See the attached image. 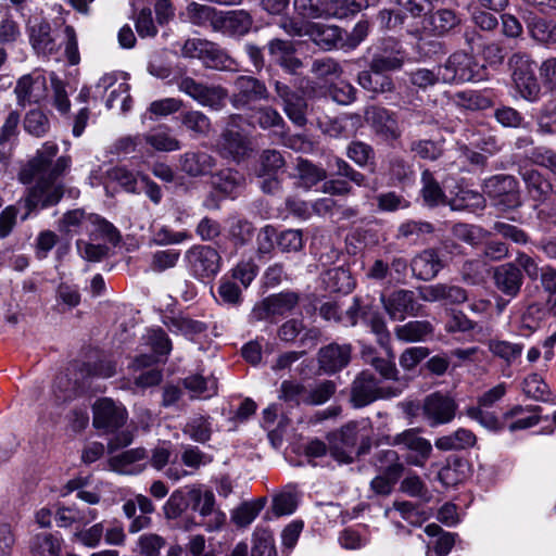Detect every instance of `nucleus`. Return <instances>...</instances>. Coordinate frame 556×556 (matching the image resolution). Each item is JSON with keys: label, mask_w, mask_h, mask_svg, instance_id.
Wrapping results in <instances>:
<instances>
[{"label": "nucleus", "mask_w": 556, "mask_h": 556, "mask_svg": "<svg viewBox=\"0 0 556 556\" xmlns=\"http://www.w3.org/2000/svg\"><path fill=\"white\" fill-rule=\"evenodd\" d=\"M351 345L330 343L319 350L318 364L319 368L326 374H334L340 371L351 361Z\"/></svg>", "instance_id": "21"}, {"label": "nucleus", "mask_w": 556, "mask_h": 556, "mask_svg": "<svg viewBox=\"0 0 556 556\" xmlns=\"http://www.w3.org/2000/svg\"><path fill=\"white\" fill-rule=\"evenodd\" d=\"M475 443L476 435L473 432L465 428H459L453 433L438 438L434 445L441 451H453L471 447Z\"/></svg>", "instance_id": "36"}, {"label": "nucleus", "mask_w": 556, "mask_h": 556, "mask_svg": "<svg viewBox=\"0 0 556 556\" xmlns=\"http://www.w3.org/2000/svg\"><path fill=\"white\" fill-rule=\"evenodd\" d=\"M233 86L230 102L237 110L249 109L253 102L267 100L269 97L266 85L252 76L237 77Z\"/></svg>", "instance_id": "16"}, {"label": "nucleus", "mask_w": 556, "mask_h": 556, "mask_svg": "<svg viewBox=\"0 0 556 556\" xmlns=\"http://www.w3.org/2000/svg\"><path fill=\"white\" fill-rule=\"evenodd\" d=\"M252 25V16L244 10L220 11L216 30L241 37L250 31Z\"/></svg>", "instance_id": "23"}, {"label": "nucleus", "mask_w": 556, "mask_h": 556, "mask_svg": "<svg viewBox=\"0 0 556 556\" xmlns=\"http://www.w3.org/2000/svg\"><path fill=\"white\" fill-rule=\"evenodd\" d=\"M182 105V100L178 98H163L155 100L150 103L143 117L148 115L150 119L167 117L178 112Z\"/></svg>", "instance_id": "50"}, {"label": "nucleus", "mask_w": 556, "mask_h": 556, "mask_svg": "<svg viewBox=\"0 0 556 556\" xmlns=\"http://www.w3.org/2000/svg\"><path fill=\"white\" fill-rule=\"evenodd\" d=\"M422 181V189H421V195L424 199V202L428 206H437L440 204L445 203V195L439 186V184L435 181L433 176L429 170H425L421 176Z\"/></svg>", "instance_id": "51"}, {"label": "nucleus", "mask_w": 556, "mask_h": 556, "mask_svg": "<svg viewBox=\"0 0 556 556\" xmlns=\"http://www.w3.org/2000/svg\"><path fill=\"white\" fill-rule=\"evenodd\" d=\"M296 169L301 184L306 188L315 186L327 177L325 169L317 167L307 160L300 159Z\"/></svg>", "instance_id": "62"}, {"label": "nucleus", "mask_w": 556, "mask_h": 556, "mask_svg": "<svg viewBox=\"0 0 556 556\" xmlns=\"http://www.w3.org/2000/svg\"><path fill=\"white\" fill-rule=\"evenodd\" d=\"M29 41L35 52L42 56L53 55L60 47L50 24L46 22L30 27Z\"/></svg>", "instance_id": "25"}, {"label": "nucleus", "mask_w": 556, "mask_h": 556, "mask_svg": "<svg viewBox=\"0 0 556 556\" xmlns=\"http://www.w3.org/2000/svg\"><path fill=\"white\" fill-rule=\"evenodd\" d=\"M460 247L446 240L440 250L427 249L416 255L410 263L414 276L421 280H431L446 265L445 253L459 252Z\"/></svg>", "instance_id": "5"}, {"label": "nucleus", "mask_w": 556, "mask_h": 556, "mask_svg": "<svg viewBox=\"0 0 556 556\" xmlns=\"http://www.w3.org/2000/svg\"><path fill=\"white\" fill-rule=\"evenodd\" d=\"M268 51L274 61L290 74H295L302 67L301 60L294 55V46L289 40H270Z\"/></svg>", "instance_id": "27"}, {"label": "nucleus", "mask_w": 556, "mask_h": 556, "mask_svg": "<svg viewBox=\"0 0 556 556\" xmlns=\"http://www.w3.org/2000/svg\"><path fill=\"white\" fill-rule=\"evenodd\" d=\"M147 458L144 448L137 447L125 451L112 456L109 459V466L113 471L123 475H138L146 468V464L140 463Z\"/></svg>", "instance_id": "24"}, {"label": "nucleus", "mask_w": 556, "mask_h": 556, "mask_svg": "<svg viewBox=\"0 0 556 556\" xmlns=\"http://www.w3.org/2000/svg\"><path fill=\"white\" fill-rule=\"evenodd\" d=\"M206 67L219 71H237V62L218 45L208 41L203 60Z\"/></svg>", "instance_id": "38"}, {"label": "nucleus", "mask_w": 556, "mask_h": 556, "mask_svg": "<svg viewBox=\"0 0 556 556\" xmlns=\"http://www.w3.org/2000/svg\"><path fill=\"white\" fill-rule=\"evenodd\" d=\"M494 282L502 293L514 298L521 288L522 275L514 263H506L495 268Z\"/></svg>", "instance_id": "28"}, {"label": "nucleus", "mask_w": 556, "mask_h": 556, "mask_svg": "<svg viewBox=\"0 0 556 556\" xmlns=\"http://www.w3.org/2000/svg\"><path fill=\"white\" fill-rule=\"evenodd\" d=\"M453 236L472 247L482 243L488 240L492 232L483 229L480 226L468 225V224H456L452 228Z\"/></svg>", "instance_id": "47"}, {"label": "nucleus", "mask_w": 556, "mask_h": 556, "mask_svg": "<svg viewBox=\"0 0 556 556\" xmlns=\"http://www.w3.org/2000/svg\"><path fill=\"white\" fill-rule=\"evenodd\" d=\"M299 504V493L293 485L285 486L273 497V511L276 516H287L295 511Z\"/></svg>", "instance_id": "44"}, {"label": "nucleus", "mask_w": 556, "mask_h": 556, "mask_svg": "<svg viewBox=\"0 0 556 556\" xmlns=\"http://www.w3.org/2000/svg\"><path fill=\"white\" fill-rule=\"evenodd\" d=\"M448 98L453 104L466 110H484L490 106V101L473 90L458 91Z\"/></svg>", "instance_id": "49"}, {"label": "nucleus", "mask_w": 556, "mask_h": 556, "mask_svg": "<svg viewBox=\"0 0 556 556\" xmlns=\"http://www.w3.org/2000/svg\"><path fill=\"white\" fill-rule=\"evenodd\" d=\"M483 192L494 206L503 211L515 208L521 203L518 182L510 175H495L485 179Z\"/></svg>", "instance_id": "6"}, {"label": "nucleus", "mask_w": 556, "mask_h": 556, "mask_svg": "<svg viewBox=\"0 0 556 556\" xmlns=\"http://www.w3.org/2000/svg\"><path fill=\"white\" fill-rule=\"evenodd\" d=\"M419 298L429 303L462 304L467 301V291L448 283L427 285L418 288Z\"/></svg>", "instance_id": "20"}, {"label": "nucleus", "mask_w": 556, "mask_h": 556, "mask_svg": "<svg viewBox=\"0 0 556 556\" xmlns=\"http://www.w3.org/2000/svg\"><path fill=\"white\" fill-rule=\"evenodd\" d=\"M361 312V318L362 320L370 327L371 332L376 336L377 342L382 348H387L390 342V332L387 328L386 321L383 317L378 313L370 309H361L357 307V304L354 303L349 309L346 311L351 325L356 324L355 316L357 313Z\"/></svg>", "instance_id": "22"}, {"label": "nucleus", "mask_w": 556, "mask_h": 556, "mask_svg": "<svg viewBox=\"0 0 556 556\" xmlns=\"http://www.w3.org/2000/svg\"><path fill=\"white\" fill-rule=\"evenodd\" d=\"M23 126L29 135L43 137L50 129V121L41 110L34 109L26 113Z\"/></svg>", "instance_id": "52"}, {"label": "nucleus", "mask_w": 556, "mask_h": 556, "mask_svg": "<svg viewBox=\"0 0 556 556\" xmlns=\"http://www.w3.org/2000/svg\"><path fill=\"white\" fill-rule=\"evenodd\" d=\"M215 166V159L204 151L186 152L180 157L181 170L192 177L207 175Z\"/></svg>", "instance_id": "29"}, {"label": "nucleus", "mask_w": 556, "mask_h": 556, "mask_svg": "<svg viewBox=\"0 0 556 556\" xmlns=\"http://www.w3.org/2000/svg\"><path fill=\"white\" fill-rule=\"evenodd\" d=\"M181 124L190 131L206 136L211 130L210 118L201 111H186L180 115Z\"/></svg>", "instance_id": "57"}, {"label": "nucleus", "mask_w": 556, "mask_h": 556, "mask_svg": "<svg viewBox=\"0 0 556 556\" xmlns=\"http://www.w3.org/2000/svg\"><path fill=\"white\" fill-rule=\"evenodd\" d=\"M146 144L152 150L159 152H173L181 148L180 141L172 136L170 129L165 125H160L147 134H142Z\"/></svg>", "instance_id": "30"}, {"label": "nucleus", "mask_w": 556, "mask_h": 556, "mask_svg": "<svg viewBox=\"0 0 556 556\" xmlns=\"http://www.w3.org/2000/svg\"><path fill=\"white\" fill-rule=\"evenodd\" d=\"M400 391L386 393L383 388L379 386V380L368 370L359 372L351 388V402L354 407H364L378 399L386 396H396Z\"/></svg>", "instance_id": "13"}, {"label": "nucleus", "mask_w": 556, "mask_h": 556, "mask_svg": "<svg viewBox=\"0 0 556 556\" xmlns=\"http://www.w3.org/2000/svg\"><path fill=\"white\" fill-rule=\"evenodd\" d=\"M242 122L243 117L241 115H230L217 142L220 155L236 162L244 159L251 150L250 139L240 128Z\"/></svg>", "instance_id": "4"}, {"label": "nucleus", "mask_w": 556, "mask_h": 556, "mask_svg": "<svg viewBox=\"0 0 556 556\" xmlns=\"http://www.w3.org/2000/svg\"><path fill=\"white\" fill-rule=\"evenodd\" d=\"M59 230L66 235L88 233L90 240L105 239L113 245L121 240L118 230L101 216L81 208L66 212L59 222Z\"/></svg>", "instance_id": "2"}, {"label": "nucleus", "mask_w": 556, "mask_h": 556, "mask_svg": "<svg viewBox=\"0 0 556 556\" xmlns=\"http://www.w3.org/2000/svg\"><path fill=\"white\" fill-rule=\"evenodd\" d=\"M441 76V65H437L431 70L420 67L409 74V80L415 87L426 90L439 83H443Z\"/></svg>", "instance_id": "56"}, {"label": "nucleus", "mask_w": 556, "mask_h": 556, "mask_svg": "<svg viewBox=\"0 0 556 556\" xmlns=\"http://www.w3.org/2000/svg\"><path fill=\"white\" fill-rule=\"evenodd\" d=\"M365 122L374 134L386 142H394L402 137L397 114L383 106L370 105L364 111Z\"/></svg>", "instance_id": "10"}, {"label": "nucleus", "mask_w": 556, "mask_h": 556, "mask_svg": "<svg viewBox=\"0 0 556 556\" xmlns=\"http://www.w3.org/2000/svg\"><path fill=\"white\" fill-rule=\"evenodd\" d=\"M531 38L540 43L551 46L556 36V24L553 21L534 16L527 23Z\"/></svg>", "instance_id": "39"}, {"label": "nucleus", "mask_w": 556, "mask_h": 556, "mask_svg": "<svg viewBox=\"0 0 556 556\" xmlns=\"http://www.w3.org/2000/svg\"><path fill=\"white\" fill-rule=\"evenodd\" d=\"M466 415L479 422L482 427L491 431H498L503 428L496 414L488 407L483 406H470L466 409Z\"/></svg>", "instance_id": "60"}, {"label": "nucleus", "mask_w": 556, "mask_h": 556, "mask_svg": "<svg viewBox=\"0 0 556 556\" xmlns=\"http://www.w3.org/2000/svg\"><path fill=\"white\" fill-rule=\"evenodd\" d=\"M60 551V539L53 534H37L31 541V553L34 556H58Z\"/></svg>", "instance_id": "54"}, {"label": "nucleus", "mask_w": 556, "mask_h": 556, "mask_svg": "<svg viewBox=\"0 0 556 556\" xmlns=\"http://www.w3.org/2000/svg\"><path fill=\"white\" fill-rule=\"evenodd\" d=\"M186 389L192 393V397H211L216 392V380L212 377L205 378L201 375H193L184 380Z\"/></svg>", "instance_id": "53"}, {"label": "nucleus", "mask_w": 556, "mask_h": 556, "mask_svg": "<svg viewBox=\"0 0 556 556\" xmlns=\"http://www.w3.org/2000/svg\"><path fill=\"white\" fill-rule=\"evenodd\" d=\"M185 433L193 441L204 443L212 434V424L208 417L198 416L192 418L185 427Z\"/></svg>", "instance_id": "63"}, {"label": "nucleus", "mask_w": 556, "mask_h": 556, "mask_svg": "<svg viewBox=\"0 0 556 556\" xmlns=\"http://www.w3.org/2000/svg\"><path fill=\"white\" fill-rule=\"evenodd\" d=\"M219 13L220 11L210 5L197 2L188 4L186 9V15L190 23L198 26L211 25L214 29H217Z\"/></svg>", "instance_id": "37"}, {"label": "nucleus", "mask_w": 556, "mask_h": 556, "mask_svg": "<svg viewBox=\"0 0 556 556\" xmlns=\"http://www.w3.org/2000/svg\"><path fill=\"white\" fill-rule=\"evenodd\" d=\"M387 459L393 462L383 475L377 476L371 480V490L379 495H388L391 493L393 485L404 471V465L397 462V454L394 451H386Z\"/></svg>", "instance_id": "26"}, {"label": "nucleus", "mask_w": 556, "mask_h": 556, "mask_svg": "<svg viewBox=\"0 0 556 556\" xmlns=\"http://www.w3.org/2000/svg\"><path fill=\"white\" fill-rule=\"evenodd\" d=\"M184 261L190 275L197 279L215 277L220 270L222 257L208 245H193L185 253Z\"/></svg>", "instance_id": "8"}, {"label": "nucleus", "mask_w": 556, "mask_h": 556, "mask_svg": "<svg viewBox=\"0 0 556 556\" xmlns=\"http://www.w3.org/2000/svg\"><path fill=\"white\" fill-rule=\"evenodd\" d=\"M457 404L453 397L441 392L427 395L421 404V416L430 427L451 422L456 415Z\"/></svg>", "instance_id": "11"}, {"label": "nucleus", "mask_w": 556, "mask_h": 556, "mask_svg": "<svg viewBox=\"0 0 556 556\" xmlns=\"http://www.w3.org/2000/svg\"><path fill=\"white\" fill-rule=\"evenodd\" d=\"M433 326L428 320H413L394 329L397 340L403 342H420L426 341L433 333Z\"/></svg>", "instance_id": "34"}, {"label": "nucleus", "mask_w": 556, "mask_h": 556, "mask_svg": "<svg viewBox=\"0 0 556 556\" xmlns=\"http://www.w3.org/2000/svg\"><path fill=\"white\" fill-rule=\"evenodd\" d=\"M357 83L359 86L372 94H383L394 91L392 78L379 71L369 70L358 74Z\"/></svg>", "instance_id": "31"}, {"label": "nucleus", "mask_w": 556, "mask_h": 556, "mask_svg": "<svg viewBox=\"0 0 556 556\" xmlns=\"http://www.w3.org/2000/svg\"><path fill=\"white\" fill-rule=\"evenodd\" d=\"M59 152V147L53 141H46L37 151L36 156L20 172V180L29 184L36 180L25 198L27 212L22 219L27 218L31 211L45 208L56 204L63 195V186L59 182L71 165L68 156H60L55 162L52 160Z\"/></svg>", "instance_id": "1"}, {"label": "nucleus", "mask_w": 556, "mask_h": 556, "mask_svg": "<svg viewBox=\"0 0 556 556\" xmlns=\"http://www.w3.org/2000/svg\"><path fill=\"white\" fill-rule=\"evenodd\" d=\"M521 175L532 199L536 201L545 200L552 193V184L538 170L532 168L525 169Z\"/></svg>", "instance_id": "40"}, {"label": "nucleus", "mask_w": 556, "mask_h": 556, "mask_svg": "<svg viewBox=\"0 0 556 556\" xmlns=\"http://www.w3.org/2000/svg\"><path fill=\"white\" fill-rule=\"evenodd\" d=\"M14 93L17 105L22 108L40 103L47 98V77L39 71L23 75L16 81Z\"/></svg>", "instance_id": "14"}, {"label": "nucleus", "mask_w": 556, "mask_h": 556, "mask_svg": "<svg viewBox=\"0 0 556 556\" xmlns=\"http://www.w3.org/2000/svg\"><path fill=\"white\" fill-rule=\"evenodd\" d=\"M132 104L131 97L129 94V86L127 83H118L111 91L106 99L105 105L109 110L116 106L119 108L122 113L130 111Z\"/></svg>", "instance_id": "61"}, {"label": "nucleus", "mask_w": 556, "mask_h": 556, "mask_svg": "<svg viewBox=\"0 0 556 556\" xmlns=\"http://www.w3.org/2000/svg\"><path fill=\"white\" fill-rule=\"evenodd\" d=\"M164 325L170 332L181 334L190 340L206 330V325L204 323L184 315L167 316L164 319Z\"/></svg>", "instance_id": "32"}, {"label": "nucleus", "mask_w": 556, "mask_h": 556, "mask_svg": "<svg viewBox=\"0 0 556 556\" xmlns=\"http://www.w3.org/2000/svg\"><path fill=\"white\" fill-rule=\"evenodd\" d=\"M127 419V413L123 405L116 404L111 399L98 400L93 405V426L106 431L121 428Z\"/></svg>", "instance_id": "18"}, {"label": "nucleus", "mask_w": 556, "mask_h": 556, "mask_svg": "<svg viewBox=\"0 0 556 556\" xmlns=\"http://www.w3.org/2000/svg\"><path fill=\"white\" fill-rule=\"evenodd\" d=\"M275 91L282 101L283 111L288 118L296 126H304L307 122L306 100L296 91L292 90L288 85L281 81H275Z\"/></svg>", "instance_id": "19"}, {"label": "nucleus", "mask_w": 556, "mask_h": 556, "mask_svg": "<svg viewBox=\"0 0 556 556\" xmlns=\"http://www.w3.org/2000/svg\"><path fill=\"white\" fill-rule=\"evenodd\" d=\"M323 283L330 292L349 293L354 287L353 279L348 270L342 267H336L327 270L323 275Z\"/></svg>", "instance_id": "43"}, {"label": "nucleus", "mask_w": 556, "mask_h": 556, "mask_svg": "<svg viewBox=\"0 0 556 556\" xmlns=\"http://www.w3.org/2000/svg\"><path fill=\"white\" fill-rule=\"evenodd\" d=\"M293 9L303 20L328 18V0H293Z\"/></svg>", "instance_id": "46"}, {"label": "nucleus", "mask_w": 556, "mask_h": 556, "mask_svg": "<svg viewBox=\"0 0 556 556\" xmlns=\"http://www.w3.org/2000/svg\"><path fill=\"white\" fill-rule=\"evenodd\" d=\"M189 500L192 502L193 510L198 511L200 517L217 509L215 505V495L212 491H203L200 488H193L188 493Z\"/></svg>", "instance_id": "55"}, {"label": "nucleus", "mask_w": 556, "mask_h": 556, "mask_svg": "<svg viewBox=\"0 0 556 556\" xmlns=\"http://www.w3.org/2000/svg\"><path fill=\"white\" fill-rule=\"evenodd\" d=\"M448 205L453 211L476 210L483 207L484 199L477 191L460 189L456 197L448 202Z\"/></svg>", "instance_id": "59"}, {"label": "nucleus", "mask_w": 556, "mask_h": 556, "mask_svg": "<svg viewBox=\"0 0 556 556\" xmlns=\"http://www.w3.org/2000/svg\"><path fill=\"white\" fill-rule=\"evenodd\" d=\"M380 300L389 317L397 321L404 320L407 316H417L421 307L412 290H395L390 294H382Z\"/></svg>", "instance_id": "17"}, {"label": "nucleus", "mask_w": 556, "mask_h": 556, "mask_svg": "<svg viewBox=\"0 0 556 556\" xmlns=\"http://www.w3.org/2000/svg\"><path fill=\"white\" fill-rule=\"evenodd\" d=\"M488 349L494 357L502 359L506 366H511L520 358L523 344L506 340L491 339Z\"/></svg>", "instance_id": "35"}, {"label": "nucleus", "mask_w": 556, "mask_h": 556, "mask_svg": "<svg viewBox=\"0 0 556 556\" xmlns=\"http://www.w3.org/2000/svg\"><path fill=\"white\" fill-rule=\"evenodd\" d=\"M441 65L443 84L480 81L485 78V67L475 56L464 51L451 54Z\"/></svg>", "instance_id": "3"}, {"label": "nucleus", "mask_w": 556, "mask_h": 556, "mask_svg": "<svg viewBox=\"0 0 556 556\" xmlns=\"http://www.w3.org/2000/svg\"><path fill=\"white\" fill-rule=\"evenodd\" d=\"M358 422H349L339 432L330 437V454L339 463L349 464L353 460V452L358 440L368 439V433L362 432Z\"/></svg>", "instance_id": "12"}, {"label": "nucleus", "mask_w": 556, "mask_h": 556, "mask_svg": "<svg viewBox=\"0 0 556 556\" xmlns=\"http://www.w3.org/2000/svg\"><path fill=\"white\" fill-rule=\"evenodd\" d=\"M522 390L528 397L535 401L545 402L551 399L548 386L538 374H531L525 378Z\"/></svg>", "instance_id": "58"}, {"label": "nucleus", "mask_w": 556, "mask_h": 556, "mask_svg": "<svg viewBox=\"0 0 556 556\" xmlns=\"http://www.w3.org/2000/svg\"><path fill=\"white\" fill-rule=\"evenodd\" d=\"M362 357L366 364L371 365L384 379H395L397 369L393 362V355L388 351V357L377 356L371 348L362 351Z\"/></svg>", "instance_id": "42"}, {"label": "nucleus", "mask_w": 556, "mask_h": 556, "mask_svg": "<svg viewBox=\"0 0 556 556\" xmlns=\"http://www.w3.org/2000/svg\"><path fill=\"white\" fill-rule=\"evenodd\" d=\"M216 189L226 195L235 197L244 185V177L238 170L223 169L213 180Z\"/></svg>", "instance_id": "45"}, {"label": "nucleus", "mask_w": 556, "mask_h": 556, "mask_svg": "<svg viewBox=\"0 0 556 556\" xmlns=\"http://www.w3.org/2000/svg\"><path fill=\"white\" fill-rule=\"evenodd\" d=\"M251 118L264 130L274 129L277 134H283L286 122L280 113L271 106L257 108Z\"/></svg>", "instance_id": "41"}, {"label": "nucleus", "mask_w": 556, "mask_h": 556, "mask_svg": "<svg viewBox=\"0 0 556 556\" xmlns=\"http://www.w3.org/2000/svg\"><path fill=\"white\" fill-rule=\"evenodd\" d=\"M251 556H276L274 538L270 532L261 530L254 533Z\"/></svg>", "instance_id": "64"}, {"label": "nucleus", "mask_w": 556, "mask_h": 556, "mask_svg": "<svg viewBox=\"0 0 556 556\" xmlns=\"http://www.w3.org/2000/svg\"><path fill=\"white\" fill-rule=\"evenodd\" d=\"M307 36L321 49L330 50L342 38V29L334 25L311 23Z\"/></svg>", "instance_id": "33"}, {"label": "nucleus", "mask_w": 556, "mask_h": 556, "mask_svg": "<svg viewBox=\"0 0 556 556\" xmlns=\"http://www.w3.org/2000/svg\"><path fill=\"white\" fill-rule=\"evenodd\" d=\"M391 444L405 451V462L416 467H424L432 453L431 442L421 437L419 429L416 428L406 429L395 434Z\"/></svg>", "instance_id": "9"}, {"label": "nucleus", "mask_w": 556, "mask_h": 556, "mask_svg": "<svg viewBox=\"0 0 556 556\" xmlns=\"http://www.w3.org/2000/svg\"><path fill=\"white\" fill-rule=\"evenodd\" d=\"M299 303V295L294 292L273 294L255 304L251 318L256 321L273 319L290 313Z\"/></svg>", "instance_id": "15"}, {"label": "nucleus", "mask_w": 556, "mask_h": 556, "mask_svg": "<svg viewBox=\"0 0 556 556\" xmlns=\"http://www.w3.org/2000/svg\"><path fill=\"white\" fill-rule=\"evenodd\" d=\"M368 5L367 0H328V18H346Z\"/></svg>", "instance_id": "48"}, {"label": "nucleus", "mask_w": 556, "mask_h": 556, "mask_svg": "<svg viewBox=\"0 0 556 556\" xmlns=\"http://www.w3.org/2000/svg\"><path fill=\"white\" fill-rule=\"evenodd\" d=\"M179 91L186 93L202 106L219 111L224 108L228 91L217 85H204L189 76H182L176 81Z\"/></svg>", "instance_id": "7"}]
</instances>
